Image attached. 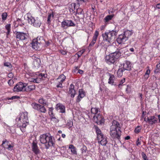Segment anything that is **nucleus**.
I'll return each instance as SVG.
<instances>
[{
  "mask_svg": "<svg viewBox=\"0 0 160 160\" xmlns=\"http://www.w3.org/2000/svg\"><path fill=\"white\" fill-rule=\"evenodd\" d=\"M120 130V124L117 121L113 120L110 128V133L111 136L114 138L118 140L120 139L121 133Z\"/></svg>",
  "mask_w": 160,
  "mask_h": 160,
  "instance_id": "1",
  "label": "nucleus"
},
{
  "mask_svg": "<svg viewBox=\"0 0 160 160\" xmlns=\"http://www.w3.org/2000/svg\"><path fill=\"white\" fill-rule=\"evenodd\" d=\"M40 140L42 143L44 144L46 149H48L50 147H54L55 145L54 138L47 134L41 135Z\"/></svg>",
  "mask_w": 160,
  "mask_h": 160,
  "instance_id": "2",
  "label": "nucleus"
},
{
  "mask_svg": "<svg viewBox=\"0 0 160 160\" xmlns=\"http://www.w3.org/2000/svg\"><path fill=\"white\" fill-rule=\"evenodd\" d=\"M117 34V32L113 30L108 32H107L103 33L102 35L104 41L111 43H113Z\"/></svg>",
  "mask_w": 160,
  "mask_h": 160,
  "instance_id": "3",
  "label": "nucleus"
},
{
  "mask_svg": "<svg viewBox=\"0 0 160 160\" xmlns=\"http://www.w3.org/2000/svg\"><path fill=\"white\" fill-rule=\"evenodd\" d=\"M120 55V53L118 51H116L115 52L109 54V55L107 56L106 57V61L109 64L114 63L119 58Z\"/></svg>",
  "mask_w": 160,
  "mask_h": 160,
  "instance_id": "4",
  "label": "nucleus"
},
{
  "mask_svg": "<svg viewBox=\"0 0 160 160\" xmlns=\"http://www.w3.org/2000/svg\"><path fill=\"white\" fill-rule=\"evenodd\" d=\"M92 113L95 114L93 117L94 121L97 123H98L101 124L104 121V120L102 118L101 116L99 114H97L98 112V109L97 108H92L91 109Z\"/></svg>",
  "mask_w": 160,
  "mask_h": 160,
  "instance_id": "5",
  "label": "nucleus"
},
{
  "mask_svg": "<svg viewBox=\"0 0 160 160\" xmlns=\"http://www.w3.org/2000/svg\"><path fill=\"white\" fill-rule=\"evenodd\" d=\"M28 20L29 23L35 27H39L41 24V22L40 20L38 18H35L32 17H28Z\"/></svg>",
  "mask_w": 160,
  "mask_h": 160,
  "instance_id": "6",
  "label": "nucleus"
},
{
  "mask_svg": "<svg viewBox=\"0 0 160 160\" xmlns=\"http://www.w3.org/2000/svg\"><path fill=\"white\" fill-rule=\"evenodd\" d=\"M27 84L22 82H19L14 87L13 91L14 92H19L21 91H24V88H25Z\"/></svg>",
  "mask_w": 160,
  "mask_h": 160,
  "instance_id": "7",
  "label": "nucleus"
},
{
  "mask_svg": "<svg viewBox=\"0 0 160 160\" xmlns=\"http://www.w3.org/2000/svg\"><path fill=\"white\" fill-rule=\"evenodd\" d=\"M15 34L17 38L22 40H25L27 39L28 37L27 34L23 32H16Z\"/></svg>",
  "mask_w": 160,
  "mask_h": 160,
  "instance_id": "8",
  "label": "nucleus"
},
{
  "mask_svg": "<svg viewBox=\"0 0 160 160\" xmlns=\"http://www.w3.org/2000/svg\"><path fill=\"white\" fill-rule=\"evenodd\" d=\"M144 120L150 124L152 125L157 122L158 119L155 116H152L148 117L147 118H145Z\"/></svg>",
  "mask_w": 160,
  "mask_h": 160,
  "instance_id": "9",
  "label": "nucleus"
},
{
  "mask_svg": "<svg viewBox=\"0 0 160 160\" xmlns=\"http://www.w3.org/2000/svg\"><path fill=\"white\" fill-rule=\"evenodd\" d=\"M75 24L72 22V20H64L61 23V27L64 29L66 28L65 26L67 27L71 26H75Z\"/></svg>",
  "mask_w": 160,
  "mask_h": 160,
  "instance_id": "10",
  "label": "nucleus"
},
{
  "mask_svg": "<svg viewBox=\"0 0 160 160\" xmlns=\"http://www.w3.org/2000/svg\"><path fill=\"white\" fill-rule=\"evenodd\" d=\"M33 59L32 63L33 66V67L35 68L39 67L41 63V61L40 58L34 57L33 58Z\"/></svg>",
  "mask_w": 160,
  "mask_h": 160,
  "instance_id": "11",
  "label": "nucleus"
},
{
  "mask_svg": "<svg viewBox=\"0 0 160 160\" xmlns=\"http://www.w3.org/2000/svg\"><path fill=\"white\" fill-rule=\"evenodd\" d=\"M132 64L131 62L128 61H126L123 63V68L124 71L125 70L130 71L131 69Z\"/></svg>",
  "mask_w": 160,
  "mask_h": 160,
  "instance_id": "12",
  "label": "nucleus"
},
{
  "mask_svg": "<svg viewBox=\"0 0 160 160\" xmlns=\"http://www.w3.org/2000/svg\"><path fill=\"white\" fill-rule=\"evenodd\" d=\"M79 95L77 97L76 101L77 102H79L81 99L85 96V92L82 89H80L79 90Z\"/></svg>",
  "mask_w": 160,
  "mask_h": 160,
  "instance_id": "13",
  "label": "nucleus"
},
{
  "mask_svg": "<svg viewBox=\"0 0 160 160\" xmlns=\"http://www.w3.org/2000/svg\"><path fill=\"white\" fill-rule=\"evenodd\" d=\"M55 108L57 110H60L59 112L63 113L65 112V106L62 104L58 103L56 104Z\"/></svg>",
  "mask_w": 160,
  "mask_h": 160,
  "instance_id": "14",
  "label": "nucleus"
},
{
  "mask_svg": "<svg viewBox=\"0 0 160 160\" xmlns=\"http://www.w3.org/2000/svg\"><path fill=\"white\" fill-rule=\"evenodd\" d=\"M74 88V85L72 84H71L70 85L68 93L69 94H70L71 97L72 98L74 97L75 94H76Z\"/></svg>",
  "mask_w": 160,
  "mask_h": 160,
  "instance_id": "15",
  "label": "nucleus"
},
{
  "mask_svg": "<svg viewBox=\"0 0 160 160\" xmlns=\"http://www.w3.org/2000/svg\"><path fill=\"white\" fill-rule=\"evenodd\" d=\"M127 40V38L124 36L123 35L121 34L119 36L117 40V42L119 44L124 43Z\"/></svg>",
  "mask_w": 160,
  "mask_h": 160,
  "instance_id": "16",
  "label": "nucleus"
},
{
  "mask_svg": "<svg viewBox=\"0 0 160 160\" xmlns=\"http://www.w3.org/2000/svg\"><path fill=\"white\" fill-rule=\"evenodd\" d=\"M95 129L97 134L98 139H100L102 138L103 135L100 129L96 126H95Z\"/></svg>",
  "mask_w": 160,
  "mask_h": 160,
  "instance_id": "17",
  "label": "nucleus"
},
{
  "mask_svg": "<svg viewBox=\"0 0 160 160\" xmlns=\"http://www.w3.org/2000/svg\"><path fill=\"white\" fill-rule=\"evenodd\" d=\"M98 142L102 146H105L107 143V141L106 139V137L103 135L102 138L100 139H98Z\"/></svg>",
  "mask_w": 160,
  "mask_h": 160,
  "instance_id": "18",
  "label": "nucleus"
},
{
  "mask_svg": "<svg viewBox=\"0 0 160 160\" xmlns=\"http://www.w3.org/2000/svg\"><path fill=\"white\" fill-rule=\"evenodd\" d=\"M32 148L33 151L36 154H38L39 152V150L38 148L37 143L33 142L32 143Z\"/></svg>",
  "mask_w": 160,
  "mask_h": 160,
  "instance_id": "19",
  "label": "nucleus"
},
{
  "mask_svg": "<svg viewBox=\"0 0 160 160\" xmlns=\"http://www.w3.org/2000/svg\"><path fill=\"white\" fill-rule=\"evenodd\" d=\"M39 43L37 39H34L33 40L32 43V47L35 49H38L39 46Z\"/></svg>",
  "mask_w": 160,
  "mask_h": 160,
  "instance_id": "20",
  "label": "nucleus"
},
{
  "mask_svg": "<svg viewBox=\"0 0 160 160\" xmlns=\"http://www.w3.org/2000/svg\"><path fill=\"white\" fill-rule=\"evenodd\" d=\"M28 113L27 112H24L21 115L22 117H19L18 118L16 119V121H20L21 118H22L24 120V121H27L28 119Z\"/></svg>",
  "mask_w": 160,
  "mask_h": 160,
  "instance_id": "21",
  "label": "nucleus"
},
{
  "mask_svg": "<svg viewBox=\"0 0 160 160\" xmlns=\"http://www.w3.org/2000/svg\"><path fill=\"white\" fill-rule=\"evenodd\" d=\"M132 31H129L127 30L124 32V36L128 40L129 37H130L132 34Z\"/></svg>",
  "mask_w": 160,
  "mask_h": 160,
  "instance_id": "22",
  "label": "nucleus"
},
{
  "mask_svg": "<svg viewBox=\"0 0 160 160\" xmlns=\"http://www.w3.org/2000/svg\"><path fill=\"white\" fill-rule=\"evenodd\" d=\"M35 89V85H30L28 86L27 87L25 88L24 89V91L27 92H30Z\"/></svg>",
  "mask_w": 160,
  "mask_h": 160,
  "instance_id": "23",
  "label": "nucleus"
},
{
  "mask_svg": "<svg viewBox=\"0 0 160 160\" xmlns=\"http://www.w3.org/2000/svg\"><path fill=\"white\" fill-rule=\"evenodd\" d=\"M115 77L113 75L110 74V77L108 82V83L113 85Z\"/></svg>",
  "mask_w": 160,
  "mask_h": 160,
  "instance_id": "24",
  "label": "nucleus"
},
{
  "mask_svg": "<svg viewBox=\"0 0 160 160\" xmlns=\"http://www.w3.org/2000/svg\"><path fill=\"white\" fill-rule=\"evenodd\" d=\"M31 105L34 109L38 111L39 110L40 107L41 106L40 104L36 103H33Z\"/></svg>",
  "mask_w": 160,
  "mask_h": 160,
  "instance_id": "25",
  "label": "nucleus"
},
{
  "mask_svg": "<svg viewBox=\"0 0 160 160\" xmlns=\"http://www.w3.org/2000/svg\"><path fill=\"white\" fill-rule=\"evenodd\" d=\"M113 17V15H112L107 16L104 19V22L105 23L108 22L109 21L111 20Z\"/></svg>",
  "mask_w": 160,
  "mask_h": 160,
  "instance_id": "26",
  "label": "nucleus"
},
{
  "mask_svg": "<svg viewBox=\"0 0 160 160\" xmlns=\"http://www.w3.org/2000/svg\"><path fill=\"white\" fill-rule=\"evenodd\" d=\"M53 108H50L49 110V114L50 117L52 118V119H56V118L54 116V115L53 112Z\"/></svg>",
  "mask_w": 160,
  "mask_h": 160,
  "instance_id": "27",
  "label": "nucleus"
},
{
  "mask_svg": "<svg viewBox=\"0 0 160 160\" xmlns=\"http://www.w3.org/2000/svg\"><path fill=\"white\" fill-rule=\"evenodd\" d=\"M66 79V76L63 74H62L59 76L57 80L60 81V82L62 83Z\"/></svg>",
  "mask_w": 160,
  "mask_h": 160,
  "instance_id": "28",
  "label": "nucleus"
},
{
  "mask_svg": "<svg viewBox=\"0 0 160 160\" xmlns=\"http://www.w3.org/2000/svg\"><path fill=\"white\" fill-rule=\"evenodd\" d=\"M5 29L7 30V36L8 35L10 32L11 24H7L5 26Z\"/></svg>",
  "mask_w": 160,
  "mask_h": 160,
  "instance_id": "29",
  "label": "nucleus"
},
{
  "mask_svg": "<svg viewBox=\"0 0 160 160\" xmlns=\"http://www.w3.org/2000/svg\"><path fill=\"white\" fill-rule=\"evenodd\" d=\"M76 4L72 3L69 6V10L70 12H73L75 9Z\"/></svg>",
  "mask_w": 160,
  "mask_h": 160,
  "instance_id": "30",
  "label": "nucleus"
},
{
  "mask_svg": "<svg viewBox=\"0 0 160 160\" xmlns=\"http://www.w3.org/2000/svg\"><path fill=\"white\" fill-rule=\"evenodd\" d=\"M53 17V14H50L48 17L47 18V22L48 23L49 25H50L51 24V21L52 19V18Z\"/></svg>",
  "mask_w": 160,
  "mask_h": 160,
  "instance_id": "31",
  "label": "nucleus"
},
{
  "mask_svg": "<svg viewBox=\"0 0 160 160\" xmlns=\"http://www.w3.org/2000/svg\"><path fill=\"white\" fill-rule=\"evenodd\" d=\"M30 82H33L36 83H39L40 82V80L38 78H31L29 80Z\"/></svg>",
  "mask_w": 160,
  "mask_h": 160,
  "instance_id": "32",
  "label": "nucleus"
},
{
  "mask_svg": "<svg viewBox=\"0 0 160 160\" xmlns=\"http://www.w3.org/2000/svg\"><path fill=\"white\" fill-rule=\"evenodd\" d=\"M124 71L123 69L120 68L119 69L117 72V75L118 77H121L122 75L123 72Z\"/></svg>",
  "mask_w": 160,
  "mask_h": 160,
  "instance_id": "33",
  "label": "nucleus"
},
{
  "mask_svg": "<svg viewBox=\"0 0 160 160\" xmlns=\"http://www.w3.org/2000/svg\"><path fill=\"white\" fill-rule=\"evenodd\" d=\"M38 111L42 112L45 113L46 111V110L44 106L41 105Z\"/></svg>",
  "mask_w": 160,
  "mask_h": 160,
  "instance_id": "34",
  "label": "nucleus"
},
{
  "mask_svg": "<svg viewBox=\"0 0 160 160\" xmlns=\"http://www.w3.org/2000/svg\"><path fill=\"white\" fill-rule=\"evenodd\" d=\"M7 15V13L6 12H3L2 13L1 16L3 21L6 20Z\"/></svg>",
  "mask_w": 160,
  "mask_h": 160,
  "instance_id": "35",
  "label": "nucleus"
},
{
  "mask_svg": "<svg viewBox=\"0 0 160 160\" xmlns=\"http://www.w3.org/2000/svg\"><path fill=\"white\" fill-rule=\"evenodd\" d=\"M77 13L78 14L83 15L84 12L82 9L81 8H78V9H77Z\"/></svg>",
  "mask_w": 160,
  "mask_h": 160,
  "instance_id": "36",
  "label": "nucleus"
},
{
  "mask_svg": "<svg viewBox=\"0 0 160 160\" xmlns=\"http://www.w3.org/2000/svg\"><path fill=\"white\" fill-rule=\"evenodd\" d=\"M141 129V127L140 126H138L136 128H135L134 130V132L136 133H139Z\"/></svg>",
  "mask_w": 160,
  "mask_h": 160,
  "instance_id": "37",
  "label": "nucleus"
},
{
  "mask_svg": "<svg viewBox=\"0 0 160 160\" xmlns=\"http://www.w3.org/2000/svg\"><path fill=\"white\" fill-rule=\"evenodd\" d=\"M39 102L41 104L47 105L46 100L43 98H40L39 100Z\"/></svg>",
  "mask_w": 160,
  "mask_h": 160,
  "instance_id": "38",
  "label": "nucleus"
},
{
  "mask_svg": "<svg viewBox=\"0 0 160 160\" xmlns=\"http://www.w3.org/2000/svg\"><path fill=\"white\" fill-rule=\"evenodd\" d=\"M98 35V32L97 31H95L94 34V36L93 37L92 39L97 40Z\"/></svg>",
  "mask_w": 160,
  "mask_h": 160,
  "instance_id": "39",
  "label": "nucleus"
},
{
  "mask_svg": "<svg viewBox=\"0 0 160 160\" xmlns=\"http://www.w3.org/2000/svg\"><path fill=\"white\" fill-rule=\"evenodd\" d=\"M20 98V97L15 96H13L11 98H7V99L8 100H13L15 99H19Z\"/></svg>",
  "mask_w": 160,
  "mask_h": 160,
  "instance_id": "40",
  "label": "nucleus"
},
{
  "mask_svg": "<svg viewBox=\"0 0 160 160\" xmlns=\"http://www.w3.org/2000/svg\"><path fill=\"white\" fill-rule=\"evenodd\" d=\"M96 40L92 39V41L89 44V47H92L94 44L96 43Z\"/></svg>",
  "mask_w": 160,
  "mask_h": 160,
  "instance_id": "41",
  "label": "nucleus"
},
{
  "mask_svg": "<svg viewBox=\"0 0 160 160\" xmlns=\"http://www.w3.org/2000/svg\"><path fill=\"white\" fill-rule=\"evenodd\" d=\"M4 65L5 66H6L9 68L12 67V65L11 63L9 62H5L4 63Z\"/></svg>",
  "mask_w": 160,
  "mask_h": 160,
  "instance_id": "42",
  "label": "nucleus"
},
{
  "mask_svg": "<svg viewBox=\"0 0 160 160\" xmlns=\"http://www.w3.org/2000/svg\"><path fill=\"white\" fill-rule=\"evenodd\" d=\"M142 156L143 159L144 160H146L147 159V156L146 155V154L144 153L143 152H142Z\"/></svg>",
  "mask_w": 160,
  "mask_h": 160,
  "instance_id": "43",
  "label": "nucleus"
},
{
  "mask_svg": "<svg viewBox=\"0 0 160 160\" xmlns=\"http://www.w3.org/2000/svg\"><path fill=\"white\" fill-rule=\"evenodd\" d=\"M71 152L73 154H77L76 148L75 147L71 149Z\"/></svg>",
  "mask_w": 160,
  "mask_h": 160,
  "instance_id": "44",
  "label": "nucleus"
},
{
  "mask_svg": "<svg viewBox=\"0 0 160 160\" xmlns=\"http://www.w3.org/2000/svg\"><path fill=\"white\" fill-rule=\"evenodd\" d=\"M125 79L124 78L123 79L121 80L120 82V83L118 85V87H120V85H122L124 82H125Z\"/></svg>",
  "mask_w": 160,
  "mask_h": 160,
  "instance_id": "45",
  "label": "nucleus"
},
{
  "mask_svg": "<svg viewBox=\"0 0 160 160\" xmlns=\"http://www.w3.org/2000/svg\"><path fill=\"white\" fill-rule=\"evenodd\" d=\"M26 122V123H23L21 127L22 128H25L26 126H27V125L28 124V122H27V121H25Z\"/></svg>",
  "mask_w": 160,
  "mask_h": 160,
  "instance_id": "46",
  "label": "nucleus"
},
{
  "mask_svg": "<svg viewBox=\"0 0 160 160\" xmlns=\"http://www.w3.org/2000/svg\"><path fill=\"white\" fill-rule=\"evenodd\" d=\"M8 77L9 78H11L13 77V75L12 72H10L8 74Z\"/></svg>",
  "mask_w": 160,
  "mask_h": 160,
  "instance_id": "47",
  "label": "nucleus"
},
{
  "mask_svg": "<svg viewBox=\"0 0 160 160\" xmlns=\"http://www.w3.org/2000/svg\"><path fill=\"white\" fill-rule=\"evenodd\" d=\"M62 83L61 82H60V81L59 82V83L57 85L56 87L57 88H62Z\"/></svg>",
  "mask_w": 160,
  "mask_h": 160,
  "instance_id": "48",
  "label": "nucleus"
},
{
  "mask_svg": "<svg viewBox=\"0 0 160 160\" xmlns=\"http://www.w3.org/2000/svg\"><path fill=\"white\" fill-rule=\"evenodd\" d=\"M60 52L62 54V55H65L67 54V52L63 50H61Z\"/></svg>",
  "mask_w": 160,
  "mask_h": 160,
  "instance_id": "49",
  "label": "nucleus"
},
{
  "mask_svg": "<svg viewBox=\"0 0 160 160\" xmlns=\"http://www.w3.org/2000/svg\"><path fill=\"white\" fill-rule=\"evenodd\" d=\"M13 146H11V145H9L8 146L7 149L9 150H11L12 149Z\"/></svg>",
  "mask_w": 160,
  "mask_h": 160,
  "instance_id": "50",
  "label": "nucleus"
},
{
  "mask_svg": "<svg viewBox=\"0 0 160 160\" xmlns=\"http://www.w3.org/2000/svg\"><path fill=\"white\" fill-rule=\"evenodd\" d=\"M141 144L140 141H139V138L138 139V140L136 142V145L138 146L140 145Z\"/></svg>",
  "mask_w": 160,
  "mask_h": 160,
  "instance_id": "51",
  "label": "nucleus"
},
{
  "mask_svg": "<svg viewBox=\"0 0 160 160\" xmlns=\"http://www.w3.org/2000/svg\"><path fill=\"white\" fill-rule=\"evenodd\" d=\"M150 70L149 69H148L147 70L146 72H145V74H148V75H149V74H150Z\"/></svg>",
  "mask_w": 160,
  "mask_h": 160,
  "instance_id": "52",
  "label": "nucleus"
},
{
  "mask_svg": "<svg viewBox=\"0 0 160 160\" xmlns=\"http://www.w3.org/2000/svg\"><path fill=\"white\" fill-rule=\"evenodd\" d=\"M149 75L148 74H145L144 76V78L146 79L147 80L149 77Z\"/></svg>",
  "mask_w": 160,
  "mask_h": 160,
  "instance_id": "53",
  "label": "nucleus"
},
{
  "mask_svg": "<svg viewBox=\"0 0 160 160\" xmlns=\"http://www.w3.org/2000/svg\"><path fill=\"white\" fill-rule=\"evenodd\" d=\"M75 147L73 145L71 144L69 146V148L71 149Z\"/></svg>",
  "mask_w": 160,
  "mask_h": 160,
  "instance_id": "54",
  "label": "nucleus"
},
{
  "mask_svg": "<svg viewBox=\"0 0 160 160\" xmlns=\"http://www.w3.org/2000/svg\"><path fill=\"white\" fill-rule=\"evenodd\" d=\"M78 72L80 74H83V71L79 69L78 71Z\"/></svg>",
  "mask_w": 160,
  "mask_h": 160,
  "instance_id": "55",
  "label": "nucleus"
},
{
  "mask_svg": "<svg viewBox=\"0 0 160 160\" xmlns=\"http://www.w3.org/2000/svg\"><path fill=\"white\" fill-rule=\"evenodd\" d=\"M68 124H69V126L70 127H71L73 125V123L72 122H70Z\"/></svg>",
  "mask_w": 160,
  "mask_h": 160,
  "instance_id": "56",
  "label": "nucleus"
},
{
  "mask_svg": "<svg viewBox=\"0 0 160 160\" xmlns=\"http://www.w3.org/2000/svg\"><path fill=\"white\" fill-rule=\"evenodd\" d=\"M6 142H7V143L8 142L6 140H5V141H2V145L3 146V144H5V143Z\"/></svg>",
  "mask_w": 160,
  "mask_h": 160,
  "instance_id": "57",
  "label": "nucleus"
},
{
  "mask_svg": "<svg viewBox=\"0 0 160 160\" xmlns=\"http://www.w3.org/2000/svg\"><path fill=\"white\" fill-rule=\"evenodd\" d=\"M130 51L132 52H133L134 51V49L133 48H131L129 49Z\"/></svg>",
  "mask_w": 160,
  "mask_h": 160,
  "instance_id": "58",
  "label": "nucleus"
},
{
  "mask_svg": "<svg viewBox=\"0 0 160 160\" xmlns=\"http://www.w3.org/2000/svg\"><path fill=\"white\" fill-rule=\"evenodd\" d=\"M125 138V140H129L130 138V137L129 136H128L126 137Z\"/></svg>",
  "mask_w": 160,
  "mask_h": 160,
  "instance_id": "59",
  "label": "nucleus"
},
{
  "mask_svg": "<svg viewBox=\"0 0 160 160\" xmlns=\"http://www.w3.org/2000/svg\"><path fill=\"white\" fill-rule=\"evenodd\" d=\"M46 45L47 46H49V44H50V42H49V41H47L46 42Z\"/></svg>",
  "mask_w": 160,
  "mask_h": 160,
  "instance_id": "60",
  "label": "nucleus"
},
{
  "mask_svg": "<svg viewBox=\"0 0 160 160\" xmlns=\"http://www.w3.org/2000/svg\"><path fill=\"white\" fill-rule=\"evenodd\" d=\"M78 2H86L87 0H77Z\"/></svg>",
  "mask_w": 160,
  "mask_h": 160,
  "instance_id": "61",
  "label": "nucleus"
},
{
  "mask_svg": "<svg viewBox=\"0 0 160 160\" xmlns=\"http://www.w3.org/2000/svg\"><path fill=\"white\" fill-rule=\"evenodd\" d=\"M156 7L158 9H160V4H158L156 5Z\"/></svg>",
  "mask_w": 160,
  "mask_h": 160,
  "instance_id": "62",
  "label": "nucleus"
},
{
  "mask_svg": "<svg viewBox=\"0 0 160 160\" xmlns=\"http://www.w3.org/2000/svg\"><path fill=\"white\" fill-rule=\"evenodd\" d=\"M44 76H45V74H42V73H41L39 75V76H40L42 77H44Z\"/></svg>",
  "mask_w": 160,
  "mask_h": 160,
  "instance_id": "63",
  "label": "nucleus"
},
{
  "mask_svg": "<svg viewBox=\"0 0 160 160\" xmlns=\"http://www.w3.org/2000/svg\"><path fill=\"white\" fill-rule=\"evenodd\" d=\"M82 54H81L80 53L78 52L77 53V55H78V57H80L81 56V55H82Z\"/></svg>",
  "mask_w": 160,
  "mask_h": 160,
  "instance_id": "64",
  "label": "nucleus"
}]
</instances>
